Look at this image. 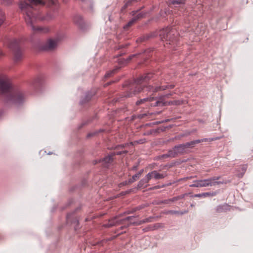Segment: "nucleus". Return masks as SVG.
Segmentation results:
<instances>
[{
	"label": "nucleus",
	"mask_w": 253,
	"mask_h": 253,
	"mask_svg": "<svg viewBox=\"0 0 253 253\" xmlns=\"http://www.w3.org/2000/svg\"><path fill=\"white\" fill-rule=\"evenodd\" d=\"M43 0H25L20 4V8L23 13L27 25L36 33H46L49 31L47 28L35 25L36 20H49L54 17V15L47 13L43 15L40 10V7L45 5Z\"/></svg>",
	"instance_id": "f257e3e1"
},
{
	"label": "nucleus",
	"mask_w": 253,
	"mask_h": 253,
	"mask_svg": "<svg viewBox=\"0 0 253 253\" xmlns=\"http://www.w3.org/2000/svg\"><path fill=\"white\" fill-rule=\"evenodd\" d=\"M153 77V73H148L141 76L135 80L126 82L123 85L124 90L123 94H120L119 97H116L114 100L115 102H119L124 98L131 97L142 91L154 93L167 89H171L174 87V84L157 86L147 85L148 81Z\"/></svg>",
	"instance_id": "f03ea898"
},
{
	"label": "nucleus",
	"mask_w": 253,
	"mask_h": 253,
	"mask_svg": "<svg viewBox=\"0 0 253 253\" xmlns=\"http://www.w3.org/2000/svg\"><path fill=\"white\" fill-rule=\"evenodd\" d=\"M0 98L7 104H22L25 100L22 92L14 88L9 79L5 75H0Z\"/></svg>",
	"instance_id": "7ed1b4c3"
},
{
	"label": "nucleus",
	"mask_w": 253,
	"mask_h": 253,
	"mask_svg": "<svg viewBox=\"0 0 253 253\" xmlns=\"http://www.w3.org/2000/svg\"><path fill=\"white\" fill-rule=\"evenodd\" d=\"M171 95V93H169L165 95L164 97H169V96ZM164 96L162 97L159 100H157L155 103H152V102L156 100V98L153 97L140 99L136 102L135 105L137 106H141L140 107L141 108H149L152 106H165L167 105V103L162 100V98Z\"/></svg>",
	"instance_id": "20e7f679"
},
{
	"label": "nucleus",
	"mask_w": 253,
	"mask_h": 253,
	"mask_svg": "<svg viewBox=\"0 0 253 253\" xmlns=\"http://www.w3.org/2000/svg\"><path fill=\"white\" fill-rule=\"evenodd\" d=\"M178 33L175 28L167 27L160 31L159 35L163 41L167 42V44H171L177 41Z\"/></svg>",
	"instance_id": "39448f33"
},
{
	"label": "nucleus",
	"mask_w": 253,
	"mask_h": 253,
	"mask_svg": "<svg viewBox=\"0 0 253 253\" xmlns=\"http://www.w3.org/2000/svg\"><path fill=\"white\" fill-rule=\"evenodd\" d=\"M8 47L13 55L15 62H18L23 58V50L21 47V41L17 39L10 40L8 43Z\"/></svg>",
	"instance_id": "423d86ee"
},
{
	"label": "nucleus",
	"mask_w": 253,
	"mask_h": 253,
	"mask_svg": "<svg viewBox=\"0 0 253 253\" xmlns=\"http://www.w3.org/2000/svg\"><path fill=\"white\" fill-rule=\"evenodd\" d=\"M219 178V176H213L208 179L197 180L194 181V183L190 185L189 186L190 187H203L213 186L224 183L223 182L217 181Z\"/></svg>",
	"instance_id": "0eeeda50"
},
{
	"label": "nucleus",
	"mask_w": 253,
	"mask_h": 253,
	"mask_svg": "<svg viewBox=\"0 0 253 253\" xmlns=\"http://www.w3.org/2000/svg\"><path fill=\"white\" fill-rule=\"evenodd\" d=\"M63 38V36H58L55 40L48 39L44 43L40 46L41 51H52L54 50L57 45L58 42Z\"/></svg>",
	"instance_id": "6e6552de"
},
{
	"label": "nucleus",
	"mask_w": 253,
	"mask_h": 253,
	"mask_svg": "<svg viewBox=\"0 0 253 253\" xmlns=\"http://www.w3.org/2000/svg\"><path fill=\"white\" fill-rule=\"evenodd\" d=\"M187 153L183 144L174 146L172 149L168 151V153L164 154L163 158H175L178 155H182Z\"/></svg>",
	"instance_id": "1a4fd4ad"
},
{
	"label": "nucleus",
	"mask_w": 253,
	"mask_h": 253,
	"mask_svg": "<svg viewBox=\"0 0 253 253\" xmlns=\"http://www.w3.org/2000/svg\"><path fill=\"white\" fill-rule=\"evenodd\" d=\"M79 210V208H77L75 211L71 213H69L66 216L67 224L73 225L74 226V229L76 231L80 229L79 218L76 214V211Z\"/></svg>",
	"instance_id": "9d476101"
},
{
	"label": "nucleus",
	"mask_w": 253,
	"mask_h": 253,
	"mask_svg": "<svg viewBox=\"0 0 253 253\" xmlns=\"http://www.w3.org/2000/svg\"><path fill=\"white\" fill-rule=\"evenodd\" d=\"M221 138V137H216L213 138H204L202 139H197L193 140L190 142H187L185 143H183V145L185 147V149L187 152H188V149L190 148H192L194 147V146L197 144H199L203 142H207V141H212L214 140H219Z\"/></svg>",
	"instance_id": "9b49d317"
},
{
	"label": "nucleus",
	"mask_w": 253,
	"mask_h": 253,
	"mask_svg": "<svg viewBox=\"0 0 253 253\" xmlns=\"http://www.w3.org/2000/svg\"><path fill=\"white\" fill-rule=\"evenodd\" d=\"M122 215L120 214L119 215L113 217V218L109 219V222L111 224V225L113 226H116L119 225H121L123 224L125 220H129L131 218H133L134 216H127L124 219H121V220H118V218L121 216Z\"/></svg>",
	"instance_id": "f8f14e48"
},
{
	"label": "nucleus",
	"mask_w": 253,
	"mask_h": 253,
	"mask_svg": "<svg viewBox=\"0 0 253 253\" xmlns=\"http://www.w3.org/2000/svg\"><path fill=\"white\" fill-rule=\"evenodd\" d=\"M95 94L96 91L95 90H92L87 92L85 95L81 98L80 104L81 105H85L95 95Z\"/></svg>",
	"instance_id": "ddd939ff"
},
{
	"label": "nucleus",
	"mask_w": 253,
	"mask_h": 253,
	"mask_svg": "<svg viewBox=\"0 0 253 253\" xmlns=\"http://www.w3.org/2000/svg\"><path fill=\"white\" fill-rule=\"evenodd\" d=\"M43 84V80L42 77H38L32 82L33 87L37 91H39Z\"/></svg>",
	"instance_id": "4468645a"
},
{
	"label": "nucleus",
	"mask_w": 253,
	"mask_h": 253,
	"mask_svg": "<svg viewBox=\"0 0 253 253\" xmlns=\"http://www.w3.org/2000/svg\"><path fill=\"white\" fill-rule=\"evenodd\" d=\"M74 22L81 29L83 30L85 29V25L83 17L81 15H75L74 17Z\"/></svg>",
	"instance_id": "2eb2a0df"
},
{
	"label": "nucleus",
	"mask_w": 253,
	"mask_h": 253,
	"mask_svg": "<svg viewBox=\"0 0 253 253\" xmlns=\"http://www.w3.org/2000/svg\"><path fill=\"white\" fill-rule=\"evenodd\" d=\"M214 210L216 213L226 212L230 210V206L226 203L219 205L214 209Z\"/></svg>",
	"instance_id": "dca6fc26"
},
{
	"label": "nucleus",
	"mask_w": 253,
	"mask_h": 253,
	"mask_svg": "<svg viewBox=\"0 0 253 253\" xmlns=\"http://www.w3.org/2000/svg\"><path fill=\"white\" fill-rule=\"evenodd\" d=\"M138 2L137 0H125L124 1V5L122 7L120 12L121 14H124L126 12L127 8L131 6L133 3Z\"/></svg>",
	"instance_id": "f3484780"
},
{
	"label": "nucleus",
	"mask_w": 253,
	"mask_h": 253,
	"mask_svg": "<svg viewBox=\"0 0 253 253\" xmlns=\"http://www.w3.org/2000/svg\"><path fill=\"white\" fill-rule=\"evenodd\" d=\"M150 180V175L147 174L143 179L139 181L137 185V189L146 188L148 185V183Z\"/></svg>",
	"instance_id": "a211bd4d"
},
{
	"label": "nucleus",
	"mask_w": 253,
	"mask_h": 253,
	"mask_svg": "<svg viewBox=\"0 0 253 253\" xmlns=\"http://www.w3.org/2000/svg\"><path fill=\"white\" fill-rule=\"evenodd\" d=\"M113 156L112 154L100 160V161H101L102 165L104 167L108 168L110 164L113 162Z\"/></svg>",
	"instance_id": "6ab92c4d"
},
{
	"label": "nucleus",
	"mask_w": 253,
	"mask_h": 253,
	"mask_svg": "<svg viewBox=\"0 0 253 253\" xmlns=\"http://www.w3.org/2000/svg\"><path fill=\"white\" fill-rule=\"evenodd\" d=\"M156 36V34L155 32L151 33L149 34L144 35L137 39L136 42H145L150 39Z\"/></svg>",
	"instance_id": "aec40b11"
},
{
	"label": "nucleus",
	"mask_w": 253,
	"mask_h": 253,
	"mask_svg": "<svg viewBox=\"0 0 253 253\" xmlns=\"http://www.w3.org/2000/svg\"><path fill=\"white\" fill-rule=\"evenodd\" d=\"M153 219H154L153 217L150 216L148 218L144 219H143L142 220H140L139 221H136V222H130L129 223L128 226H131V225L138 226V225H140L143 223H145L147 222H151L153 221Z\"/></svg>",
	"instance_id": "412c9836"
},
{
	"label": "nucleus",
	"mask_w": 253,
	"mask_h": 253,
	"mask_svg": "<svg viewBox=\"0 0 253 253\" xmlns=\"http://www.w3.org/2000/svg\"><path fill=\"white\" fill-rule=\"evenodd\" d=\"M148 174L150 175V180L153 178L156 180L161 179L164 178L165 176L164 174L160 173L156 170H153L151 172H150L148 173Z\"/></svg>",
	"instance_id": "4be33fe9"
},
{
	"label": "nucleus",
	"mask_w": 253,
	"mask_h": 253,
	"mask_svg": "<svg viewBox=\"0 0 253 253\" xmlns=\"http://www.w3.org/2000/svg\"><path fill=\"white\" fill-rule=\"evenodd\" d=\"M217 193L216 192H205L201 194H197L194 195V197L202 198V197H213L216 195Z\"/></svg>",
	"instance_id": "5701e85b"
},
{
	"label": "nucleus",
	"mask_w": 253,
	"mask_h": 253,
	"mask_svg": "<svg viewBox=\"0 0 253 253\" xmlns=\"http://www.w3.org/2000/svg\"><path fill=\"white\" fill-rule=\"evenodd\" d=\"M247 168L248 166L247 165H243L241 166L240 168L241 170H239L240 172L237 174L238 177L241 178L243 177L245 173L247 170Z\"/></svg>",
	"instance_id": "b1692460"
},
{
	"label": "nucleus",
	"mask_w": 253,
	"mask_h": 253,
	"mask_svg": "<svg viewBox=\"0 0 253 253\" xmlns=\"http://www.w3.org/2000/svg\"><path fill=\"white\" fill-rule=\"evenodd\" d=\"M143 172V169L140 170L137 173L133 175L131 178H129V182H134L136 181L140 177L141 175L142 174Z\"/></svg>",
	"instance_id": "393cba45"
},
{
	"label": "nucleus",
	"mask_w": 253,
	"mask_h": 253,
	"mask_svg": "<svg viewBox=\"0 0 253 253\" xmlns=\"http://www.w3.org/2000/svg\"><path fill=\"white\" fill-rule=\"evenodd\" d=\"M47 5L49 7H53V9L55 10L58 6L57 0H48Z\"/></svg>",
	"instance_id": "a878e982"
},
{
	"label": "nucleus",
	"mask_w": 253,
	"mask_h": 253,
	"mask_svg": "<svg viewBox=\"0 0 253 253\" xmlns=\"http://www.w3.org/2000/svg\"><path fill=\"white\" fill-rule=\"evenodd\" d=\"M169 4L174 5H180L184 4L185 0H169Z\"/></svg>",
	"instance_id": "bb28decb"
},
{
	"label": "nucleus",
	"mask_w": 253,
	"mask_h": 253,
	"mask_svg": "<svg viewBox=\"0 0 253 253\" xmlns=\"http://www.w3.org/2000/svg\"><path fill=\"white\" fill-rule=\"evenodd\" d=\"M165 127H159L156 129H152L150 130V134H156L159 133L160 132L164 131L165 130Z\"/></svg>",
	"instance_id": "cd10ccee"
},
{
	"label": "nucleus",
	"mask_w": 253,
	"mask_h": 253,
	"mask_svg": "<svg viewBox=\"0 0 253 253\" xmlns=\"http://www.w3.org/2000/svg\"><path fill=\"white\" fill-rule=\"evenodd\" d=\"M187 212H188V211H187V210H184V211H177L170 210V211H168V213H170V214H181V215L186 214Z\"/></svg>",
	"instance_id": "c85d7f7f"
},
{
	"label": "nucleus",
	"mask_w": 253,
	"mask_h": 253,
	"mask_svg": "<svg viewBox=\"0 0 253 253\" xmlns=\"http://www.w3.org/2000/svg\"><path fill=\"white\" fill-rule=\"evenodd\" d=\"M136 21L135 20V19L132 18L125 26V29H127L131 27L133 24H134Z\"/></svg>",
	"instance_id": "c756f323"
},
{
	"label": "nucleus",
	"mask_w": 253,
	"mask_h": 253,
	"mask_svg": "<svg viewBox=\"0 0 253 253\" xmlns=\"http://www.w3.org/2000/svg\"><path fill=\"white\" fill-rule=\"evenodd\" d=\"M119 69V68L116 67L115 69L113 70L112 71H111L110 72H107L105 75V77L108 78L110 76H111L113 74H115L117 70Z\"/></svg>",
	"instance_id": "7c9ffc66"
},
{
	"label": "nucleus",
	"mask_w": 253,
	"mask_h": 253,
	"mask_svg": "<svg viewBox=\"0 0 253 253\" xmlns=\"http://www.w3.org/2000/svg\"><path fill=\"white\" fill-rule=\"evenodd\" d=\"M184 197V195H181L176 197H173L172 198L169 199L170 202H174L180 199H181Z\"/></svg>",
	"instance_id": "2f4dec72"
},
{
	"label": "nucleus",
	"mask_w": 253,
	"mask_h": 253,
	"mask_svg": "<svg viewBox=\"0 0 253 253\" xmlns=\"http://www.w3.org/2000/svg\"><path fill=\"white\" fill-rule=\"evenodd\" d=\"M5 19V17L3 12L0 9V27L3 24L4 20Z\"/></svg>",
	"instance_id": "473e14b6"
},
{
	"label": "nucleus",
	"mask_w": 253,
	"mask_h": 253,
	"mask_svg": "<svg viewBox=\"0 0 253 253\" xmlns=\"http://www.w3.org/2000/svg\"><path fill=\"white\" fill-rule=\"evenodd\" d=\"M144 16V14L143 13H139L137 14H136L133 18L135 19V20L136 21H138V20L142 18Z\"/></svg>",
	"instance_id": "72a5a7b5"
},
{
	"label": "nucleus",
	"mask_w": 253,
	"mask_h": 253,
	"mask_svg": "<svg viewBox=\"0 0 253 253\" xmlns=\"http://www.w3.org/2000/svg\"><path fill=\"white\" fill-rule=\"evenodd\" d=\"M13 0H1V3L5 5H9L12 3Z\"/></svg>",
	"instance_id": "f704fd0d"
},
{
	"label": "nucleus",
	"mask_w": 253,
	"mask_h": 253,
	"mask_svg": "<svg viewBox=\"0 0 253 253\" xmlns=\"http://www.w3.org/2000/svg\"><path fill=\"white\" fill-rule=\"evenodd\" d=\"M127 153V151H126V150H125V151H116L115 152H114L113 154H112V155L113 156V157L117 155H121L122 154H126Z\"/></svg>",
	"instance_id": "c9c22d12"
},
{
	"label": "nucleus",
	"mask_w": 253,
	"mask_h": 253,
	"mask_svg": "<svg viewBox=\"0 0 253 253\" xmlns=\"http://www.w3.org/2000/svg\"><path fill=\"white\" fill-rule=\"evenodd\" d=\"M171 202H170V199H169L160 201V202H159L158 204H169Z\"/></svg>",
	"instance_id": "e433bc0d"
},
{
	"label": "nucleus",
	"mask_w": 253,
	"mask_h": 253,
	"mask_svg": "<svg viewBox=\"0 0 253 253\" xmlns=\"http://www.w3.org/2000/svg\"><path fill=\"white\" fill-rule=\"evenodd\" d=\"M143 230L144 232H146L150 230H153V229L152 225H149L147 227L144 228Z\"/></svg>",
	"instance_id": "4c0bfd02"
},
{
	"label": "nucleus",
	"mask_w": 253,
	"mask_h": 253,
	"mask_svg": "<svg viewBox=\"0 0 253 253\" xmlns=\"http://www.w3.org/2000/svg\"><path fill=\"white\" fill-rule=\"evenodd\" d=\"M132 183L133 182H129V179L128 180H126V181H123V182H122L120 184V185H123V186H125L126 185L130 184Z\"/></svg>",
	"instance_id": "58836bf2"
},
{
	"label": "nucleus",
	"mask_w": 253,
	"mask_h": 253,
	"mask_svg": "<svg viewBox=\"0 0 253 253\" xmlns=\"http://www.w3.org/2000/svg\"><path fill=\"white\" fill-rule=\"evenodd\" d=\"M144 208V206L141 205L134 208V211L140 210Z\"/></svg>",
	"instance_id": "ea45409f"
},
{
	"label": "nucleus",
	"mask_w": 253,
	"mask_h": 253,
	"mask_svg": "<svg viewBox=\"0 0 253 253\" xmlns=\"http://www.w3.org/2000/svg\"><path fill=\"white\" fill-rule=\"evenodd\" d=\"M152 226L153 230L157 229L161 227V225L160 223H157V224H155Z\"/></svg>",
	"instance_id": "a19ab883"
},
{
	"label": "nucleus",
	"mask_w": 253,
	"mask_h": 253,
	"mask_svg": "<svg viewBox=\"0 0 253 253\" xmlns=\"http://www.w3.org/2000/svg\"><path fill=\"white\" fill-rule=\"evenodd\" d=\"M98 132V131H96V132H90V133H89L87 135V138H90L94 135H95L96 134H97Z\"/></svg>",
	"instance_id": "79ce46f5"
},
{
	"label": "nucleus",
	"mask_w": 253,
	"mask_h": 253,
	"mask_svg": "<svg viewBox=\"0 0 253 253\" xmlns=\"http://www.w3.org/2000/svg\"><path fill=\"white\" fill-rule=\"evenodd\" d=\"M146 142L145 139H139L136 141H135L136 143L137 144H143Z\"/></svg>",
	"instance_id": "37998d69"
},
{
	"label": "nucleus",
	"mask_w": 253,
	"mask_h": 253,
	"mask_svg": "<svg viewBox=\"0 0 253 253\" xmlns=\"http://www.w3.org/2000/svg\"><path fill=\"white\" fill-rule=\"evenodd\" d=\"M104 226L105 227H106V228H110V227H112V226L111 225V224H110V223L109 222V221H108V223H106V224H105L104 225Z\"/></svg>",
	"instance_id": "c03bdc74"
},
{
	"label": "nucleus",
	"mask_w": 253,
	"mask_h": 253,
	"mask_svg": "<svg viewBox=\"0 0 253 253\" xmlns=\"http://www.w3.org/2000/svg\"><path fill=\"white\" fill-rule=\"evenodd\" d=\"M161 187V186H160L159 185H157V186H155L150 188V190L158 189L160 188Z\"/></svg>",
	"instance_id": "a18cd8bd"
},
{
	"label": "nucleus",
	"mask_w": 253,
	"mask_h": 253,
	"mask_svg": "<svg viewBox=\"0 0 253 253\" xmlns=\"http://www.w3.org/2000/svg\"><path fill=\"white\" fill-rule=\"evenodd\" d=\"M129 224V223H128L126 225H124V226H121L119 230H122L125 228H126L128 227L129 226H128Z\"/></svg>",
	"instance_id": "49530a36"
},
{
	"label": "nucleus",
	"mask_w": 253,
	"mask_h": 253,
	"mask_svg": "<svg viewBox=\"0 0 253 253\" xmlns=\"http://www.w3.org/2000/svg\"><path fill=\"white\" fill-rule=\"evenodd\" d=\"M170 121V120L169 119H167V120H166L165 121H161V122H158L157 123V124H161V123H164V122H169Z\"/></svg>",
	"instance_id": "de8ad7c7"
},
{
	"label": "nucleus",
	"mask_w": 253,
	"mask_h": 253,
	"mask_svg": "<svg viewBox=\"0 0 253 253\" xmlns=\"http://www.w3.org/2000/svg\"><path fill=\"white\" fill-rule=\"evenodd\" d=\"M138 10H136V11H132L131 12V15L134 17L136 14V13L138 12Z\"/></svg>",
	"instance_id": "09e8293b"
},
{
	"label": "nucleus",
	"mask_w": 253,
	"mask_h": 253,
	"mask_svg": "<svg viewBox=\"0 0 253 253\" xmlns=\"http://www.w3.org/2000/svg\"><path fill=\"white\" fill-rule=\"evenodd\" d=\"M124 147V145H118V146L116 147V149L117 150H119L120 149H123V148Z\"/></svg>",
	"instance_id": "8fccbe9b"
},
{
	"label": "nucleus",
	"mask_w": 253,
	"mask_h": 253,
	"mask_svg": "<svg viewBox=\"0 0 253 253\" xmlns=\"http://www.w3.org/2000/svg\"><path fill=\"white\" fill-rule=\"evenodd\" d=\"M138 165L134 166L132 169L131 170H136L137 169Z\"/></svg>",
	"instance_id": "3c124183"
},
{
	"label": "nucleus",
	"mask_w": 253,
	"mask_h": 253,
	"mask_svg": "<svg viewBox=\"0 0 253 253\" xmlns=\"http://www.w3.org/2000/svg\"><path fill=\"white\" fill-rule=\"evenodd\" d=\"M98 163H101V161H100V160H94L93 161V163L94 165H96L97 164H98Z\"/></svg>",
	"instance_id": "603ef678"
},
{
	"label": "nucleus",
	"mask_w": 253,
	"mask_h": 253,
	"mask_svg": "<svg viewBox=\"0 0 253 253\" xmlns=\"http://www.w3.org/2000/svg\"><path fill=\"white\" fill-rule=\"evenodd\" d=\"M136 211H134V208L130 211H128L126 212L127 214L133 213Z\"/></svg>",
	"instance_id": "864d4df0"
},
{
	"label": "nucleus",
	"mask_w": 253,
	"mask_h": 253,
	"mask_svg": "<svg viewBox=\"0 0 253 253\" xmlns=\"http://www.w3.org/2000/svg\"><path fill=\"white\" fill-rule=\"evenodd\" d=\"M134 216V217H133V218H131V219L130 220H127L128 221H129V223H130V222H134V221H132V219H133L135 216ZM126 221V220H125V221Z\"/></svg>",
	"instance_id": "5fc2aeb1"
},
{
	"label": "nucleus",
	"mask_w": 253,
	"mask_h": 253,
	"mask_svg": "<svg viewBox=\"0 0 253 253\" xmlns=\"http://www.w3.org/2000/svg\"><path fill=\"white\" fill-rule=\"evenodd\" d=\"M110 84V83H107L106 84V85H109Z\"/></svg>",
	"instance_id": "6e6d98bb"
},
{
	"label": "nucleus",
	"mask_w": 253,
	"mask_h": 253,
	"mask_svg": "<svg viewBox=\"0 0 253 253\" xmlns=\"http://www.w3.org/2000/svg\"><path fill=\"white\" fill-rule=\"evenodd\" d=\"M191 207H194V205H193V204H191Z\"/></svg>",
	"instance_id": "4d7b16f0"
},
{
	"label": "nucleus",
	"mask_w": 253,
	"mask_h": 253,
	"mask_svg": "<svg viewBox=\"0 0 253 253\" xmlns=\"http://www.w3.org/2000/svg\"><path fill=\"white\" fill-rule=\"evenodd\" d=\"M191 178V177H187L186 178H187V179H190V178Z\"/></svg>",
	"instance_id": "13d9d810"
},
{
	"label": "nucleus",
	"mask_w": 253,
	"mask_h": 253,
	"mask_svg": "<svg viewBox=\"0 0 253 253\" xmlns=\"http://www.w3.org/2000/svg\"><path fill=\"white\" fill-rule=\"evenodd\" d=\"M86 123L83 124H82V125H83V126H84V125H86Z\"/></svg>",
	"instance_id": "bf43d9fd"
},
{
	"label": "nucleus",
	"mask_w": 253,
	"mask_h": 253,
	"mask_svg": "<svg viewBox=\"0 0 253 253\" xmlns=\"http://www.w3.org/2000/svg\"><path fill=\"white\" fill-rule=\"evenodd\" d=\"M2 55V53L1 51H0V56Z\"/></svg>",
	"instance_id": "052dcab7"
},
{
	"label": "nucleus",
	"mask_w": 253,
	"mask_h": 253,
	"mask_svg": "<svg viewBox=\"0 0 253 253\" xmlns=\"http://www.w3.org/2000/svg\"><path fill=\"white\" fill-rule=\"evenodd\" d=\"M102 131V130L101 129H100V130H99V132H101V131Z\"/></svg>",
	"instance_id": "680f3d73"
},
{
	"label": "nucleus",
	"mask_w": 253,
	"mask_h": 253,
	"mask_svg": "<svg viewBox=\"0 0 253 253\" xmlns=\"http://www.w3.org/2000/svg\"><path fill=\"white\" fill-rule=\"evenodd\" d=\"M82 1H84L85 0H81Z\"/></svg>",
	"instance_id": "e2e57ef3"
},
{
	"label": "nucleus",
	"mask_w": 253,
	"mask_h": 253,
	"mask_svg": "<svg viewBox=\"0 0 253 253\" xmlns=\"http://www.w3.org/2000/svg\"><path fill=\"white\" fill-rule=\"evenodd\" d=\"M87 220H88L87 218H86L85 221H86Z\"/></svg>",
	"instance_id": "0e129e2a"
},
{
	"label": "nucleus",
	"mask_w": 253,
	"mask_h": 253,
	"mask_svg": "<svg viewBox=\"0 0 253 253\" xmlns=\"http://www.w3.org/2000/svg\"><path fill=\"white\" fill-rule=\"evenodd\" d=\"M138 0V1H140L141 0Z\"/></svg>",
	"instance_id": "69168bd1"
}]
</instances>
